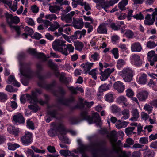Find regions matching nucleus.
<instances>
[{
	"instance_id": "obj_17",
	"label": "nucleus",
	"mask_w": 157,
	"mask_h": 157,
	"mask_svg": "<svg viewBox=\"0 0 157 157\" xmlns=\"http://www.w3.org/2000/svg\"><path fill=\"white\" fill-rule=\"evenodd\" d=\"M156 11L154 12L151 16L149 14H147L145 18L144 23L145 25H152L155 20Z\"/></svg>"
},
{
	"instance_id": "obj_34",
	"label": "nucleus",
	"mask_w": 157,
	"mask_h": 157,
	"mask_svg": "<svg viewBox=\"0 0 157 157\" xmlns=\"http://www.w3.org/2000/svg\"><path fill=\"white\" fill-rule=\"evenodd\" d=\"M112 84L110 83L109 84H107L106 83L101 85L99 88V90L101 92L106 91L109 90L111 87Z\"/></svg>"
},
{
	"instance_id": "obj_6",
	"label": "nucleus",
	"mask_w": 157,
	"mask_h": 157,
	"mask_svg": "<svg viewBox=\"0 0 157 157\" xmlns=\"http://www.w3.org/2000/svg\"><path fill=\"white\" fill-rule=\"evenodd\" d=\"M81 117L82 120H87L90 124L94 122L97 123L99 125L101 122V119L100 116L97 113H93L92 117H91L88 115L87 111H82L81 113Z\"/></svg>"
},
{
	"instance_id": "obj_2",
	"label": "nucleus",
	"mask_w": 157,
	"mask_h": 157,
	"mask_svg": "<svg viewBox=\"0 0 157 157\" xmlns=\"http://www.w3.org/2000/svg\"><path fill=\"white\" fill-rule=\"evenodd\" d=\"M30 62L25 63L24 65L20 63L19 74L25 77L21 79L22 84L25 86H27L29 83V79L34 76L35 73L31 69Z\"/></svg>"
},
{
	"instance_id": "obj_52",
	"label": "nucleus",
	"mask_w": 157,
	"mask_h": 157,
	"mask_svg": "<svg viewBox=\"0 0 157 157\" xmlns=\"http://www.w3.org/2000/svg\"><path fill=\"white\" fill-rule=\"evenodd\" d=\"M89 74L92 76L94 79L96 80L97 78L96 75L98 74L97 69V68L93 69L89 72Z\"/></svg>"
},
{
	"instance_id": "obj_39",
	"label": "nucleus",
	"mask_w": 157,
	"mask_h": 157,
	"mask_svg": "<svg viewBox=\"0 0 157 157\" xmlns=\"http://www.w3.org/2000/svg\"><path fill=\"white\" fill-rule=\"evenodd\" d=\"M25 153L28 157H42L39 156L38 154H35L34 152L30 149H28L25 151Z\"/></svg>"
},
{
	"instance_id": "obj_56",
	"label": "nucleus",
	"mask_w": 157,
	"mask_h": 157,
	"mask_svg": "<svg viewBox=\"0 0 157 157\" xmlns=\"http://www.w3.org/2000/svg\"><path fill=\"white\" fill-rule=\"evenodd\" d=\"M60 154L64 157H67L71 155V152L68 150H61L60 151Z\"/></svg>"
},
{
	"instance_id": "obj_35",
	"label": "nucleus",
	"mask_w": 157,
	"mask_h": 157,
	"mask_svg": "<svg viewBox=\"0 0 157 157\" xmlns=\"http://www.w3.org/2000/svg\"><path fill=\"white\" fill-rule=\"evenodd\" d=\"M93 64L94 63H89L87 62L81 64V67L84 71L87 72L91 69Z\"/></svg>"
},
{
	"instance_id": "obj_37",
	"label": "nucleus",
	"mask_w": 157,
	"mask_h": 157,
	"mask_svg": "<svg viewBox=\"0 0 157 157\" xmlns=\"http://www.w3.org/2000/svg\"><path fill=\"white\" fill-rule=\"evenodd\" d=\"M132 113V117L130 119V120L136 121L139 117V113L136 109H133Z\"/></svg>"
},
{
	"instance_id": "obj_16",
	"label": "nucleus",
	"mask_w": 157,
	"mask_h": 157,
	"mask_svg": "<svg viewBox=\"0 0 157 157\" xmlns=\"http://www.w3.org/2000/svg\"><path fill=\"white\" fill-rule=\"evenodd\" d=\"M27 51L30 54L38 58L42 59L44 61H46L47 59V58L44 53H37L36 49L30 48L28 49Z\"/></svg>"
},
{
	"instance_id": "obj_55",
	"label": "nucleus",
	"mask_w": 157,
	"mask_h": 157,
	"mask_svg": "<svg viewBox=\"0 0 157 157\" xmlns=\"http://www.w3.org/2000/svg\"><path fill=\"white\" fill-rule=\"evenodd\" d=\"M48 66L51 69L54 71H56L57 69V66L52 62V59H49L48 61Z\"/></svg>"
},
{
	"instance_id": "obj_33",
	"label": "nucleus",
	"mask_w": 157,
	"mask_h": 157,
	"mask_svg": "<svg viewBox=\"0 0 157 157\" xmlns=\"http://www.w3.org/2000/svg\"><path fill=\"white\" fill-rule=\"evenodd\" d=\"M59 80L61 82L66 85L68 84L71 81L70 78L65 77V74L63 73H62L60 74Z\"/></svg>"
},
{
	"instance_id": "obj_48",
	"label": "nucleus",
	"mask_w": 157,
	"mask_h": 157,
	"mask_svg": "<svg viewBox=\"0 0 157 157\" xmlns=\"http://www.w3.org/2000/svg\"><path fill=\"white\" fill-rule=\"evenodd\" d=\"M105 100L109 102H112L113 101V94L112 92L109 93L105 95Z\"/></svg>"
},
{
	"instance_id": "obj_22",
	"label": "nucleus",
	"mask_w": 157,
	"mask_h": 157,
	"mask_svg": "<svg viewBox=\"0 0 157 157\" xmlns=\"http://www.w3.org/2000/svg\"><path fill=\"white\" fill-rule=\"evenodd\" d=\"M107 23H103L101 24L97 29V32L101 34H106L107 33Z\"/></svg>"
},
{
	"instance_id": "obj_54",
	"label": "nucleus",
	"mask_w": 157,
	"mask_h": 157,
	"mask_svg": "<svg viewBox=\"0 0 157 157\" xmlns=\"http://www.w3.org/2000/svg\"><path fill=\"white\" fill-rule=\"evenodd\" d=\"M83 46V44L81 42H77L75 44V49L80 52L82 50Z\"/></svg>"
},
{
	"instance_id": "obj_40",
	"label": "nucleus",
	"mask_w": 157,
	"mask_h": 157,
	"mask_svg": "<svg viewBox=\"0 0 157 157\" xmlns=\"http://www.w3.org/2000/svg\"><path fill=\"white\" fill-rule=\"evenodd\" d=\"M121 114L123 116L121 118L122 121H124L128 118L129 117V111L128 109H124L121 112Z\"/></svg>"
},
{
	"instance_id": "obj_26",
	"label": "nucleus",
	"mask_w": 157,
	"mask_h": 157,
	"mask_svg": "<svg viewBox=\"0 0 157 157\" xmlns=\"http://www.w3.org/2000/svg\"><path fill=\"white\" fill-rule=\"evenodd\" d=\"M132 59L135 65L137 67L140 66L142 62L140 57L137 54H134L132 56Z\"/></svg>"
},
{
	"instance_id": "obj_63",
	"label": "nucleus",
	"mask_w": 157,
	"mask_h": 157,
	"mask_svg": "<svg viewBox=\"0 0 157 157\" xmlns=\"http://www.w3.org/2000/svg\"><path fill=\"white\" fill-rule=\"evenodd\" d=\"M127 4V3L121 1L118 4V7L121 10H126L125 6Z\"/></svg>"
},
{
	"instance_id": "obj_24",
	"label": "nucleus",
	"mask_w": 157,
	"mask_h": 157,
	"mask_svg": "<svg viewBox=\"0 0 157 157\" xmlns=\"http://www.w3.org/2000/svg\"><path fill=\"white\" fill-rule=\"evenodd\" d=\"M77 142L79 146L78 148V150L80 152H83L84 151H88L90 147V145L83 144H82L81 139H78L77 140Z\"/></svg>"
},
{
	"instance_id": "obj_19",
	"label": "nucleus",
	"mask_w": 157,
	"mask_h": 157,
	"mask_svg": "<svg viewBox=\"0 0 157 157\" xmlns=\"http://www.w3.org/2000/svg\"><path fill=\"white\" fill-rule=\"evenodd\" d=\"M86 31L85 29L76 31L74 34L70 36L71 40H74L77 38L81 39L85 35Z\"/></svg>"
},
{
	"instance_id": "obj_50",
	"label": "nucleus",
	"mask_w": 157,
	"mask_h": 157,
	"mask_svg": "<svg viewBox=\"0 0 157 157\" xmlns=\"http://www.w3.org/2000/svg\"><path fill=\"white\" fill-rule=\"evenodd\" d=\"M45 18L47 19H48L50 21H52L53 20H56L57 17L56 15L53 13L47 14L45 16Z\"/></svg>"
},
{
	"instance_id": "obj_60",
	"label": "nucleus",
	"mask_w": 157,
	"mask_h": 157,
	"mask_svg": "<svg viewBox=\"0 0 157 157\" xmlns=\"http://www.w3.org/2000/svg\"><path fill=\"white\" fill-rule=\"evenodd\" d=\"M125 35L127 38H132L134 35V33L131 30H128L125 32Z\"/></svg>"
},
{
	"instance_id": "obj_21",
	"label": "nucleus",
	"mask_w": 157,
	"mask_h": 157,
	"mask_svg": "<svg viewBox=\"0 0 157 157\" xmlns=\"http://www.w3.org/2000/svg\"><path fill=\"white\" fill-rule=\"evenodd\" d=\"M75 14L74 11H71L66 15H62L61 19L63 21H65L67 23H71L72 22V18Z\"/></svg>"
},
{
	"instance_id": "obj_43",
	"label": "nucleus",
	"mask_w": 157,
	"mask_h": 157,
	"mask_svg": "<svg viewBox=\"0 0 157 157\" xmlns=\"http://www.w3.org/2000/svg\"><path fill=\"white\" fill-rule=\"evenodd\" d=\"M59 26L60 25L59 24L57 21H55L53 24H51L50 27L48 28V31H54L59 28Z\"/></svg>"
},
{
	"instance_id": "obj_29",
	"label": "nucleus",
	"mask_w": 157,
	"mask_h": 157,
	"mask_svg": "<svg viewBox=\"0 0 157 157\" xmlns=\"http://www.w3.org/2000/svg\"><path fill=\"white\" fill-rule=\"evenodd\" d=\"M7 130L10 134L14 135L15 136H18L19 132V128H16L12 125H9L7 128Z\"/></svg>"
},
{
	"instance_id": "obj_32",
	"label": "nucleus",
	"mask_w": 157,
	"mask_h": 157,
	"mask_svg": "<svg viewBox=\"0 0 157 157\" xmlns=\"http://www.w3.org/2000/svg\"><path fill=\"white\" fill-rule=\"evenodd\" d=\"M49 10L51 13H58L60 10V6L56 5L50 6Z\"/></svg>"
},
{
	"instance_id": "obj_25",
	"label": "nucleus",
	"mask_w": 157,
	"mask_h": 157,
	"mask_svg": "<svg viewBox=\"0 0 157 157\" xmlns=\"http://www.w3.org/2000/svg\"><path fill=\"white\" fill-rule=\"evenodd\" d=\"M113 86L114 88L120 93L122 92L125 89L124 85L119 81L115 82L113 84Z\"/></svg>"
},
{
	"instance_id": "obj_57",
	"label": "nucleus",
	"mask_w": 157,
	"mask_h": 157,
	"mask_svg": "<svg viewBox=\"0 0 157 157\" xmlns=\"http://www.w3.org/2000/svg\"><path fill=\"white\" fill-rule=\"evenodd\" d=\"M152 105H150L148 104H146L144 107V109L147 111L149 113H151L152 111Z\"/></svg>"
},
{
	"instance_id": "obj_44",
	"label": "nucleus",
	"mask_w": 157,
	"mask_h": 157,
	"mask_svg": "<svg viewBox=\"0 0 157 157\" xmlns=\"http://www.w3.org/2000/svg\"><path fill=\"white\" fill-rule=\"evenodd\" d=\"M147 81V75L144 73L139 77L138 82L141 84H146Z\"/></svg>"
},
{
	"instance_id": "obj_13",
	"label": "nucleus",
	"mask_w": 157,
	"mask_h": 157,
	"mask_svg": "<svg viewBox=\"0 0 157 157\" xmlns=\"http://www.w3.org/2000/svg\"><path fill=\"white\" fill-rule=\"evenodd\" d=\"M106 143L105 140H101L98 142H96L92 143L91 145V147H94L93 149L94 151L93 153H96L98 155H100L103 157V155L101 154H98V152H101L102 151V147L105 146Z\"/></svg>"
},
{
	"instance_id": "obj_12",
	"label": "nucleus",
	"mask_w": 157,
	"mask_h": 157,
	"mask_svg": "<svg viewBox=\"0 0 157 157\" xmlns=\"http://www.w3.org/2000/svg\"><path fill=\"white\" fill-rule=\"evenodd\" d=\"M114 144L115 147L117 148H119L120 149L117 152L115 151H113H113L117 154H118L119 152H121V153L119 155V157H128V155L125 152L121 151V149L120 148V147L122 146L121 140H119L116 143V142L114 143ZM132 156L133 157H139V153L137 151L133 152L132 153Z\"/></svg>"
},
{
	"instance_id": "obj_20",
	"label": "nucleus",
	"mask_w": 157,
	"mask_h": 157,
	"mask_svg": "<svg viewBox=\"0 0 157 157\" xmlns=\"http://www.w3.org/2000/svg\"><path fill=\"white\" fill-rule=\"evenodd\" d=\"M73 26L75 29H81L83 27L84 23L82 18L73 19Z\"/></svg>"
},
{
	"instance_id": "obj_3",
	"label": "nucleus",
	"mask_w": 157,
	"mask_h": 157,
	"mask_svg": "<svg viewBox=\"0 0 157 157\" xmlns=\"http://www.w3.org/2000/svg\"><path fill=\"white\" fill-rule=\"evenodd\" d=\"M37 70L36 71V74L40 81L38 84L39 86L45 88L47 90H51L55 85V82H53L50 84H46L44 81V77L40 74L41 71L43 70L42 65L40 63L36 64Z\"/></svg>"
},
{
	"instance_id": "obj_51",
	"label": "nucleus",
	"mask_w": 157,
	"mask_h": 157,
	"mask_svg": "<svg viewBox=\"0 0 157 157\" xmlns=\"http://www.w3.org/2000/svg\"><path fill=\"white\" fill-rule=\"evenodd\" d=\"M135 128L134 127H128L125 129V132L127 136H129L132 133H135L133 132V130L135 129Z\"/></svg>"
},
{
	"instance_id": "obj_49",
	"label": "nucleus",
	"mask_w": 157,
	"mask_h": 157,
	"mask_svg": "<svg viewBox=\"0 0 157 157\" xmlns=\"http://www.w3.org/2000/svg\"><path fill=\"white\" fill-rule=\"evenodd\" d=\"M9 107H10L12 108V110H14L17 107V102L15 101H11L10 102L8 103V106H7V108Z\"/></svg>"
},
{
	"instance_id": "obj_10",
	"label": "nucleus",
	"mask_w": 157,
	"mask_h": 157,
	"mask_svg": "<svg viewBox=\"0 0 157 157\" xmlns=\"http://www.w3.org/2000/svg\"><path fill=\"white\" fill-rule=\"evenodd\" d=\"M99 66L100 67L99 70L101 72L100 74L101 75L100 79L101 81H105L110 76L111 73L114 72V68H108L105 69L104 71H102V70L103 68V65L101 62L99 63Z\"/></svg>"
},
{
	"instance_id": "obj_31",
	"label": "nucleus",
	"mask_w": 157,
	"mask_h": 157,
	"mask_svg": "<svg viewBox=\"0 0 157 157\" xmlns=\"http://www.w3.org/2000/svg\"><path fill=\"white\" fill-rule=\"evenodd\" d=\"M9 83H11L14 86L17 87H19L20 86V83L17 82L15 79L14 76L11 75L8 77Z\"/></svg>"
},
{
	"instance_id": "obj_1",
	"label": "nucleus",
	"mask_w": 157,
	"mask_h": 157,
	"mask_svg": "<svg viewBox=\"0 0 157 157\" xmlns=\"http://www.w3.org/2000/svg\"><path fill=\"white\" fill-rule=\"evenodd\" d=\"M65 41L60 40H56L52 44V47L55 51H57L62 54L67 56L74 52V47L71 44L67 45Z\"/></svg>"
},
{
	"instance_id": "obj_7",
	"label": "nucleus",
	"mask_w": 157,
	"mask_h": 157,
	"mask_svg": "<svg viewBox=\"0 0 157 157\" xmlns=\"http://www.w3.org/2000/svg\"><path fill=\"white\" fill-rule=\"evenodd\" d=\"M49 109L47 113L51 118L59 119L62 118V114L59 113V111H62V109L60 107L52 105L48 106Z\"/></svg>"
},
{
	"instance_id": "obj_45",
	"label": "nucleus",
	"mask_w": 157,
	"mask_h": 157,
	"mask_svg": "<svg viewBox=\"0 0 157 157\" xmlns=\"http://www.w3.org/2000/svg\"><path fill=\"white\" fill-rule=\"evenodd\" d=\"M94 104L93 101H91L90 102H87L86 101H85L84 103H81L79 104V106L80 108L83 109L84 107V105H85L88 108L90 107Z\"/></svg>"
},
{
	"instance_id": "obj_23",
	"label": "nucleus",
	"mask_w": 157,
	"mask_h": 157,
	"mask_svg": "<svg viewBox=\"0 0 157 157\" xmlns=\"http://www.w3.org/2000/svg\"><path fill=\"white\" fill-rule=\"evenodd\" d=\"M148 94L147 91H142L138 93L136 96L140 101H144L147 99Z\"/></svg>"
},
{
	"instance_id": "obj_59",
	"label": "nucleus",
	"mask_w": 157,
	"mask_h": 157,
	"mask_svg": "<svg viewBox=\"0 0 157 157\" xmlns=\"http://www.w3.org/2000/svg\"><path fill=\"white\" fill-rule=\"evenodd\" d=\"M85 27L88 28L87 33H89L93 30V26L91 25L90 23L88 22H86L84 24Z\"/></svg>"
},
{
	"instance_id": "obj_36",
	"label": "nucleus",
	"mask_w": 157,
	"mask_h": 157,
	"mask_svg": "<svg viewBox=\"0 0 157 157\" xmlns=\"http://www.w3.org/2000/svg\"><path fill=\"white\" fill-rule=\"evenodd\" d=\"M117 102L119 104L122 103L125 106H126L128 104L127 103V99L125 97L121 96L118 97L117 99Z\"/></svg>"
},
{
	"instance_id": "obj_28",
	"label": "nucleus",
	"mask_w": 157,
	"mask_h": 157,
	"mask_svg": "<svg viewBox=\"0 0 157 157\" xmlns=\"http://www.w3.org/2000/svg\"><path fill=\"white\" fill-rule=\"evenodd\" d=\"M68 89L70 91L71 94H78L77 90L80 91L81 93L84 92L83 89L81 87H78L77 86L76 88H75L73 86L70 87L67 86Z\"/></svg>"
},
{
	"instance_id": "obj_15",
	"label": "nucleus",
	"mask_w": 157,
	"mask_h": 157,
	"mask_svg": "<svg viewBox=\"0 0 157 157\" xmlns=\"http://www.w3.org/2000/svg\"><path fill=\"white\" fill-rule=\"evenodd\" d=\"M116 132L115 130L111 131L110 133L107 135V137L110 140L112 146V150L116 152H118L120 149L116 148L114 145V143L116 142L117 140L116 137Z\"/></svg>"
},
{
	"instance_id": "obj_27",
	"label": "nucleus",
	"mask_w": 157,
	"mask_h": 157,
	"mask_svg": "<svg viewBox=\"0 0 157 157\" xmlns=\"http://www.w3.org/2000/svg\"><path fill=\"white\" fill-rule=\"evenodd\" d=\"M131 49L133 52H140L142 50V46L139 42H134L131 44Z\"/></svg>"
},
{
	"instance_id": "obj_53",
	"label": "nucleus",
	"mask_w": 157,
	"mask_h": 157,
	"mask_svg": "<svg viewBox=\"0 0 157 157\" xmlns=\"http://www.w3.org/2000/svg\"><path fill=\"white\" fill-rule=\"evenodd\" d=\"M27 127L29 129L32 130H34L35 129L34 124L32 121L30 119H28L26 122Z\"/></svg>"
},
{
	"instance_id": "obj_14",
	"label": "nucleus",
	"mask_w": 157,
	"mask_h": 157,
	"mask_svg": "<svg viewBox=\"0 0 157 157\" xmlns=\"http://www.w3.org/2000/svg\"><path fill=\"white\" fill-rule=\"evenodd\" d=\"M33 141V136L32 133L29 132H25V134L21 138V141L22 144L25 145H28L30 144Z\"/></svg>"
},
{
	"instance_id": "obj_30",
	"label": "nucleus",
	"mask_w": 157,
	"mask_h": 157,
	"mask_svg": "<svg viewBox=\"0 0 157 157\" xmlns=\"http://www.w3.org/2000/svg\"><path fill=\"white\" fill-rule=\"evenodd\" d=\"M119 0H109V2L104 3L102 8H103L105 11H108L107 9L109 7L112 6L115 3H117Z\"/></svg>"
},
{
	"instance_id": "obj_61",
	"label": "nucleus",
	"mask_w": 157,
	"mask_h": 157,
	"mask_svg": "<svg viewBox=\"0 0 157 157\" xmlns=\"http://www.w3.org/2000/svg\"><path fill=\"white\" fill-rule=\"evenodd\" d=\"M157 46V44L154 41H149L147 44V46L149 48H153Z\"/></svg>"
},
{
	"instance_id": "obj_8",
	"label": "nucleus",
	"mask_w": 157,
	"mask_h": 157,
	"mask_svg": "<svg viewBox=\"0 0 157 157\" xmlns=\"http://www.w3.org/2000/svg\"><path fill=\"white\" fill-rule=\"evenodd\" d=\"M6 21L11 28H13L16 31L17 34L19 36L21 34L20 28L18 26L13 25V24H17L19 22V19L17 16L13 17L11 14H6Z\"/></svg>"
},
{
	"instance_id": "obj_64",
	"label": "nucleus",
	"mask_w": 157,
	"mask_h": 157,
	"mask_svg": "<svg viewBox=\"0 0 157 157\" xmlns=\"http://www.w3.org/2000/svg\"><path fill=\"white\" fill-rule=\"evenodd\" d=\"M90 57L92 59L93 61L98 60L100 58L99 54L97 52H95L92 55L90 56Z\"/></svg>"
},
{
	"instance_id": "obj_58",
	"label": "nucleus",
	"mask_w": 157,
	"mask_h": 157,
	"mask_svg": "<svg viewBox=\"0 0 157 157\" xmlns=\"http://www.w3.org/2000/svg\"><path fill=\"white\" fill-rule=\"evenodd\" d=\"M8 99L7 95L3 92H0V101L4 102Z\"/></svg>"
},
{
	"instance_id": "obj_38",
	"label": "nucleus",
	"mask_w": 157,
	"mask_h": 157,
	"mask_svg": "<svg viewBox=\"0 0 157 157\" xmlns=\"http://www.w3.org/2000/svg\"><path fill=\"white\" fill-rule=\"evenodd\" d=\"M84 120H82L81 117V114L79 117H72L70 118L69 121L71 124H76Z\"/></svg>"
},
{
	"instance_id": "obj_18",
	"label": "nucleus",
	"mask_w": 157,
	"mask_h": 157,
	"mask_svg": "<svg viewBox=\"0 0 157 157\" xmlns=\"http://www.w3.org/2000/svg\"><path fill=\"white\" fill-rule=\"evenodd\" d=\"M12 121L17 125L24 124L25 123V119L21 114L19 113L13 116Z\"/></svg>"
},
{
	"instance_id": "obj_11",
	"label": "nucleus",
	"mask_w": 157,
	"mask_h": 157,
	"mask_svg": "<svg viewBox=\"0 0 157 157\" xmlns=\"http://www.w3.org/2000/svg\"><path fill=\"white\" fill-rule=\"evenodd\" d=\"M26 97L28 100L31 103L36 104L39 103L40 105H43L45 104H47L46 101H44L42 99L38 100L37 95L36 92H33L32 95L26 94Z\"/></svg>"
},
{
	"instance_id": "obj_41",
	"label": "nucleus",
	"mask_w": 157,
	"mask_h": 157,
	"mask_svg": "<svg viewBox=\"0 0 157 157\" xmlns=\"http://www.w3.org/2000/svg\"><path fill=\"white\" fill-rule=\"evenodd\" d=\"M7 146L8 149L10 150H15L20 147V145L16 143L12 144L10 142L7 143Z\"/></svg>"
},
{
	"instance_id": "obj_42",
	"label": "nucleus",
	"mask_w": 157,
	"mask_h": 157,
	"mask_svg": "<svg viewBox=\"0 0 157 157\" xmlns=\"http://www.w3.org/2000/svg\"><path fill=\"white\" fill-rule=\"evenodd\" d=\"M67 132V131L66 129V133L64 134H60V135H58V137L60 140L63 141L65 143H67L68 144H69L70 142L69 139L67 137L64 136Z\"/></svg>"
},
{
	"instance_id": "obj_46",
	"label": "nucleus",
	"mask_w": 157,
	"mask_h": 157,
	"mask_svg": "<svg viewBox=\"0 0 157 157\" xmlns=\"http://www.w3.org/2000/svg\"><path fill=\"white\" fill-rule=\"evenodd\" d=\"M128 124V122L126 121H123L120 123H117L116 124V128L118 129H121L126 127Z\"/></svg>"
},
{
	"instance_id": "obj_62",
	"label": "nucleus",
	"mask_w": 157,
	"mask_h": 157,
	"mask_svg": "<svg viewBox=\"0 0 157 157\" xmlns=\"http://www.w3.org/2000/svg\"><path fill=\"white\" fill-rule=\"evenodd\" d=\"M111 52L112 53L115 59H117L119 57L118 50L117 48H113L111 51Z\"/></svg>"
},
{
	"instance_id": "obj_4",
	"label": "nucleus",
	"mask_w": 157,
	"mask_h": 157,
	"mask_svg": "<svg viewBox=\"0 0 157 157\" xmlns=\"http://www.w3.org/2000/svg\"><path fill=\"white\" fill-rule=\"evenodd\" d=\"M51 125L53 128L50 129L48 132V134L50 136L54 137L57 135L58 136L59 135L57 134V132L59 134H65L66 133V129L62 123L52 122Z\"/></svg>"
},
{
	"instance_id": "obj_47",
	"label": "nucleus",
	"mask_w": 157,
	"mask_h": 157,
	"mask_svg": "<svg viewBox=\"0 0 157 157\" xmlns=\"http://www.w3.org/2000/svg\"><path fill=\"white\" fill-rule=\"evenodd\" d=\"M110 27L113 30L117 31L119 30L121 25L117 23L111 22L110 24Z\"/></svg>"
},
{
	"instance_id": "obj_9",
	"label": "nucleus",
	"mask_w": 157,
	"mask_h": 157,
	"mask_svg": "<svg viewBox=\"0 0 157 157\" xmlns=\"http://www.w3.org/2000/svg\"><path fill=\"white\" fill-rule=\"evenodd\" d=\"M133 73V71L132 69L126 68H124L120 72L119 74L125 82H129L132 80Z\"/></svg>"
},
{
	"instance_id": "obj_5",
	"label": "nucleus",
	"mask_w": 157,
	"mask_h": 157,
	"mask_svg": "<svg viewBox=\"0 0 157 157\" xmlns=\"http://www.w3.org/2000/svg\"><path fill=\"white\" fill-rule=\"evenodd\" d=\"M58 90L53 91V94L56 97H58L57 100L60 104L66 105L67 102H72L74 101V98L71 97L68 99H66L64 97L66 93V91L62 87H58Z\"/></svg>"
}]
</instances>
